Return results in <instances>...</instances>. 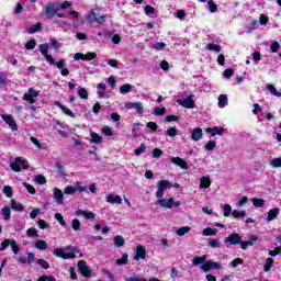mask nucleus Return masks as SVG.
<instances>
[{
  "label": "nucleus",
  "mask_w": 281,
  "mask_h": 281,
  "mask_svg": "<svg viewBox=\"0 0 281 281\" xmlns=\"http://www.w3.org/2000/svg\"><path fill=\"white\" fill-rule=\"evenodd\" d=\"M25 49L32 50L36 47V40L31 38L29 42L25 43Z\"/></svg>",
  "instance_id": "58836bf2"
},
{
  "label": "nucleus",
  "mask_w": 281,
  "mask_h": 281,
  "mask_svg": "<svg viewBox=\"0 0 281 281\" xmlns=\"http://www.w3.org/2000/svg\"><path fill=\"white\" fill-rule=\"evenodd\" d=\"M102 273L108 277L109 281H115V274L111 273V271L103 269Z\"/></svg>",
  "instance_id": "680f3d73"
},
{
  "label": "nucleus",
  "mask_w": 281,
  "mask_h": 281,
  "mask_svg": "<svg viewBox=\"0 0 281 281\" xmlns=\"http://www.w3.org/2000/svg\"><path fill=\"white\" fill-rule=\"evenodd\" d=\"M218 106L220 109H225V106H227V94L218 95Z\"/></svg>",
  "instance_id": "bb28decb"
},
{
  "label": "nucleus",
  "mask_w": 281,
  "mask_h": 281,
  "mask_svg": "<svg viewBox=\"0 0 281 281\" xmlns=\"http://www.w3.org/2000/svg\"><path fill=\"white\" fill-rule=\"evenodd\" d=\"M81 225L82 224L80 223V220H78V218L72 220L71 227H72L74 232H79Z\"/></svg>",
  "instance_id": "ea45409f"
},
{
  "label": "nucleus",
  "mask_w": 281,
  "mask_h": 281,
  "mask_svg": "<svg viewBox=\"0 0 281 281\" xmlns=\"http://www.w3.org/2000/svg\"><path fill=\"white\" fill-rule=\"evenodd\" d=\"M207 260V255H203L201 257H194L192 259V265L194 266H199L202 265L200 267V269L202 271H204V273H207V271H210L211 269H215L218 271V269H221V263L216 262V261H206Z\"/></svg>",
  "instance_id": "f257e3e1"
},
{
  "label": "nucleus",
  "mask_w": 281,
  "mask_h": 281,
  "mask_svg": "<svg viewBox=\"0 0 281 281\" xmlns=\"http://www.w3.org/2000/svg\"><path fill=\"white\" fill-rule=\"evenodd\" d=\"M66 249H71L72 252L65 254V249L55 248L53 254L54 256H56L57 258H61L63 260H72L74 258H76V254L80 251L78 247H74V248L67 247Z\"/></svg>",
  "instance_id": "7ed1b4c3"
},
{
  "label": "nucleus",
  "mask_w": 281,
  "mask_h": 281,
  "mask_svg": "<svg viewBox=\"0 0 281 281\" xmlns=\"http://www.w3.org/2000/svg\"><path fill=\"white\" fill-rule=\"evenodd\" d=\"M35 181L38 183V186H45V183H47V178H45L43 175H37L35 177Z\"/></svg>",
  "instance_id": "a19ab883"
},
{
  "label": "nucleus",
  "mask_w": 281,
  "mask_h": 281,
  "mask_svg": "<svg viewBox=\"0 0 281 281\" xmlns=\"http://www.w3.org/2000/svg\"><path fill=\"white\" fill-rule=\"evenodd\" d=\"M40 52L45 57L46 61L50 65H56L57 69H63V67H65V59L56 61V59L49 55V46L47 44H41Z\"/></svg>",
  "instance_id": "f03ea898"
},
{
  "label": "nucleus",
  "mask_w": 281,
  "mask_h": 281,
  "mask_svg": "<svg viewBox=\"0 0 281 281\" xmlns=\"http://www.w3.org/2000/svg\"><path fill=\"white\" fill-rule=\"evenodd\" d=\"M76 192H78V189L71 186H68L64 189V194H76Z\"/></svg>",
  "instance_id": "5fc2aeb1"
},
{
  "label": "nucleus",
  "mask_w": 281,
  "mask_h": 281,
  "mask_svg": "<svg viewBox=\"0 0 281 281\" xmlns=\"http://www.w3.org/2000/svg\"><path fill=\"white\" fill-rule=\"evenodd\" d=\"M11 214H12V210H10V206L2 207V216H3L4 221H10Z\"/></svg>",
  "instance_id": "72a5a7b5"
},
{
  "label": "nucleus",
  "mask_w": 281,
  "mask_h": 281,
  "mask_svg": "<svg viewBox=\"0 0 281 281\" xmlns=\"http://www.w3.org/2000/svg\"><path fill=\"white\" fill-rule=\"evenodd\" d=\"M37 265H40L42 269H49V262H47V260L45 259H38Z\"/></svg>",
  "instance_id": "0e129e2a"
},
{
  "label": "nucleus",
  "mask_w": 281,
  "mask_h": 281,
  "mask_svg": "<svg viewBox=\"0 0 281 281\" xmlns=\"http://www.w3.org/2000/svg\"><path fill=\"white\" fill-rule=\"evenodd\" d=\"M3 192L5 193V196H8V199H12L13 196L12 187L5 186L3 188Z\"/></svg>",
  "instance_id": "bf43d9fd"
},
{
  "label": "nucleus",
  "mask_w": 281,
  "mask_h": 281,
  "mask_svg": "<svg viewBox=\"0 0 281 281\" xmlns=\"http://www.w3.org/2000/svg\"><path fill=\"white\" fill-rule=\"evenodd\" d=\"M26 235L33 238H38V231L34 227H31L26 231Z\"/></svg>",
  "instance_id": "c03bdc74"
},
{
  "label": "nucleus",
  "mask_w": 281,
  "mask_h": 281,
  "mask_svg": "<svg viewBox=\"0 0 281 281\" xmlns=\"http://www.w3.org/2000/svg\"><path fill=\"white\" fill-rule=\"evenodd\" d=\"M24 188H26L29 194H36V188H34V186L27 183V182H23Z\"/></svg>",
  "instance_id": "8fccbe9b"
},
{
  "label": "nucleus",
  "mask_w": 281,
  "mask_h": 281,
  "mask_svg": "<svg viewBox=\"0 0 281 281\" xmlns=\"http://www.w3.org/2000/svg\"><path fill=\"white\" fill-rule=\"evenodd\" d=\"M206 49L209 50V52H221V46L220 45H216V44H212V43H209L207 45H206Z\"/></svg>",
  "instance_id": "37998d69"
},
{
  "label": "nucleus",
  "mask_w": 281,
  "mask_h": 281,
  "mask_svg": "<svg viewBox=\"0 0 281 281\" xmlns=\"http://www.w3.org/2000/svg\"><path fill=\"white\" fill-rule=\"evenodd\" d=\"M218 234V229L212 228V227H206L203 229V236H216Z\"/></svg>",
  "instance_id": "c85d7f7f"
},
{
  "label": "nucleus",
  "mask_w": 281,
  "mask_h": 281,
  "mask_svg": "<svg viewBox=\"0 0 281 281\" xmlns=\"http://www.w3.org/2000/svg\"><path fill=\"white\" fill-rule=\"evenodd\" d=\"M108 203H116L117 205H122V198L120 195L113 196V194L106 195Z\"/></svg>",
  "instance_id": "5701e85b"
},
{
  "label": "nucleus",
  "mask_w": 281,
  "mask_h": 281,
  "mask_svg": "<svg viewBox=\"0 0 281 281\" xmlns=\"http://www.w3.org/2000/svg\"><path fill=\"white\" fill-rule=\"evenodd\" d=\"M124 237L122 235H117L114 237V246L115 247H124Z\"/></svg>",
  "instance_id": "473e14b6"
},
{
  "label": "nucleus",
  "mask_w": 281,
  "mask_h": 281,
  "mask_svg": "<svg viewBox=\"0 0 281 281\" xmlns=\"http://www.w3.org/2000/svg\"><path fill=\"white\" fill-rule=\"evenodd\" d=\"M243 237L238 233H232L225 238V245H240Z\"/></svg>",
  "instance_id": "9d476101"
},
{
  "label": "nucleus",
  "mask_w": 281,
  "mask_h": 281,
  "mask_svg": "<svg viewBox=\"0 0 281 281\" xmlns=\"http://www.w3.org/2000/svg\"><path fill=\"white\" fill-rule=\"evenodd\" d=\"M194 95H190L186 100H179L178 103L180 106H183L184 109H194L196 106V103H194V100L192 99Z\"/></svg>",
  "instance_id": "4468645a"
},
{
  "label": "nucleus",
  "mask_w": 281,
  "mask_h": 281,
  "mask_svg": "<svg viewBox=\"0 0 281 281\" xmlns=\"http://www.w3.org/2000/svg\"><path fill=\"white\" fill-rule=\"evenodd\" d=\"M166 135H168V137H177V135H178L177 127H169L166 131Z\"/></svg>",
  "instance_id": "09e8293b"
},
{
  "label": "nucleus",
  "mask_w": 281,
  "mask_h": 281,
  "mask_svg": "<svg viewBox=\"0 0 281 281\" xmlns=\"http://www.w3.org/2000/svg\"><path fill=\"white\" fill-rule=\"evenodd\" d=\"M154 115H159V116L166 115V108H159V106L155 108Z\"/></svg>",
  "instance_id": "13d9d810"
},
{
  "label": "nucleus",
  "mask_w": 281,
  "mask_h": 281,
  "mask_svg": "<svg viewBox=\"0 0 281 281\" xmlns=\"http://www.w3.org/2000/svg\"><path fill=\"white\" fill-rule=\"evenodd\" d=\"M1 119L8 124L11 131H19V125L16 124V121H14L12 114H1Z\"/></svg>",
  "instance_id": "1a4fd4ad"
},
{
  "label": "nucleus",
  "mask_w": 281,
  "mask_h": 281,
  "mask_svg": "<svg viewBox=\"0 0 281 281\" xmlns=\"http://www.w3.org/2000/svg\"><path fill=\"white\" fill-rule=\"evenodd\" d=\"M43 31V24L41 22H37L36 24L31 25L29 29H26L27 34H36V32Z\"/></svg>",
  "instance_id": "412c9836"
},
{
  "label": "nucleus",
  "mask_w": 281,
  "mask_h": 281,
  "mask_svg": "<svg viewBox=\"0 0 281 281\" xmlns=\"http://www.w3.org/2000/svg\"><path fill=\"white\" fill-rule=\"evenodd\" d=\"M206 133H210L212 137H216V135H223L225 128L223 126L207 127Z\"/></svg>",
  "instance_id": "f3484780"
},
{
  "label": "nucleus",
  "mask_w": 281,
  "mask_h": 281,
  "mask_svg": "<svg viewBox=\"0 0 281 281\" xmlns=\"http://www.w3.org/2000/svg\"><path fill=\"white\" fill-rule=\"evenodd\" d=\"M270 166H272V168H281V158H273L270 161Z\"/></svg>",
  "instance_id": "4d7b16f0"
},
{
  "label": "nucleus",
  "mask_w": 281,
  "mask_h": 281,
  "mask_svg": "<svg viewBox=\"0 0 281 281\" xmlns=\"http://www.w3.org/2000/svg\"><path fill=\"white\" fill-rule=\"evenodd\" d=\"M9 245H12V239H4V240L1 243L0 251H5V248H7Z\"/></svg>",
  "instance_id": "e2e57ef3"
},
{
  "label": "nucleus",
  "mask_w": 281,
  "mask_h": 281,
  "mask_svg": "<svg viewBox=\"0 0 281 281\" xmlns=\"http://www.w3.org/2000/svg\"><path fill=\"white\" fill-rule=\"evenodd\" d=\"M87 21H89V23L102 24L104 23V21H106V15H100L95 13V10H91L90 13L88 14Z\"/></svg>",
  "instance_id": "0eeeda50"
},
{
  "label": "nucleus",
  "mask_w": 281,
  "mask_h": 281,
  "mask_svg": "<svg viewBox=\"0 0 281 281\" xmlns=\"http://www.w3.org/2000/svg\"><path fill=\"white\" fill-rule=\"evenodd\" d=\"M143 153H146V144L142 143L139 145V147H137L135 150H134V155H136V157H139V155H142Z\"/></svg>",
  "instance_id": "e433bc0d"
},
{
  "label": "nucleus",
  "mask_w": 281,
  "mask_h": 281,
  "mask_svg": "<svg viewBox=\"0 0 281 281\" xmlns=\"http://www.w3.org/2000/svg\"><path fill=\"white\" fill-rule=\"evenodd\" d=\"M209 245L213 249H221V241L218 239H210Z\"/></svg>",
  "instance_id": "3c124183"
},
{
  "label": "nucleus",
  "mask_w": 281,
  "mask_h": 281,
  "mask_svg": "<svg viewBox=\"0 0 281 281\" xmlns=\"http://www.w3.org/2000/svg\"><path fill=\"white\" fill-rule=\"evenodd\" d=\"M10 168L13 170V172H21V168L22 170H29L30 161L23 159L22 157H16L14 161L10 165Z\"/></svg>",
  "instance_id": "20e7f679"
},
{
  "label": "nucleus",
  "mask_w": 281,
  "mask_h": 281,
  "mask_svg": "<svg viewBox=\"0 0 281 281\" xmlns=\"http://www.w3.org/2000/svg\"><path fill=\"white\" fill-rule=\"evenodd\" d=\"M214 148H216V142H214V140H209L204 145V150H214Z\"/></svg>",
  "instance_id": "603ef678"
},
{
  "label": "nucleus",
  "mask_w": 281,
  "mask_h": 281,
  "mask_svg": "<svg viewBox=\"0 0 281 281\" xmlns=\"http://www.w3.org/2000/svg\"><path fill=\"white\" fill-rule=\"evenodd\" d=\"M54 199L57 201V203H59L60 205H63L64 201H65V194L63 193V191L58 188H54Z\"/></svg>",
  "instance_id": "aec40b11"
},
{
  "label": "nucleus",
  "mask_w": 281,
  "mask_h": 281,
  "mask_svg": "<svg viewBox=\"0 0 281 281\" xmlns=\"http://www.w3.org/2000/svg\"><path fill=\"white\" fill-rule=\"evenodd\" d=\"M267 89H268V91H270V93L272 95H276V98H281V92L278 91V89H276V87L273 85H271V83L267 85Z\"/></svg>",
  "instance_id": "c756f323"
},
{
  "label": "nucleus",
  "mask_w": 281,
  "mask_h": 281,
  "mask_svg": "<svg viewBox=\"0 0 281 281\" xmlns=\"http://www.w3.org/2000/svg\"><path fill=\"white\" fill-rule=\"evenodd\" d=\"M11 210H14L15 212H23L25 206L20 202H16V200H11Z\"/></svg>",
  "instance_id": "393cba45"
},
{
  "label": "nucleus",
  "mask_w": 281,
  "mask_h": 281,
  "mask_svg": "<svg viewBox=\"0 0 281 281\" xmlns=\"http://www.w3.org/2000/svg\"><path fill=\"white\" fill-rule=\"evenodd\" d=\"M274 262H276V261L273 260V258H271V257L267 258L266 265L263 266V270H265L266 272L271 271V267H273Z\"/></svg>",
  "instance_id": "7c9ffc66"
},
{
  "label": "nucleus",
  "mask_w": 281,
  "mask_h": 281,
  "mask_svg": "<svg viewBox=\"0 0 281 281\" xmlns=\"http://www.w3.org/2000/svg\"><path fill=\"white\" fill-rule=\"evenodd\" d=\"M125 109H135L136 113H138V115H142V113H144V105H142V102H127L125 104Z\"/></svg>",
  "instance_id": "ddd939ff"
},
{
  "label": "nucleus",
  "mask_w": 281,
  "mask_h": 281,
  "mask_svg": "<svg viewBox=\"0 0 281 281\" xmlns=\"http://www.w3.org/2000/svg\"><path fill=\"white\" fill-rule=\"evenodd\" d=\"M98 58V54L93 52H89L86 55L82 53H76L74 56L75 60H95Z\"/></svg>",
  "instance_id": "9b49d317"
},
{
  "label": "nucleus",
  "mask_w": 281,
  "mask_h": 281,
  "mask_svg": "<svg viewBox=\"0 0 281 281\" xmlns=\"http://www.w3.org/2000/svg\"><path fill=\"white\" fill-rule=\"evenodd\" d=\"M156 205H159L160 207H166L167 210H172V205H175V198H158V200L156 201Z\"/></svg>",
  "instance_id": "f8f14e48"
},
{
  "label": "nucleus",
  "mask_w": 281,
  "mask_h": 281,
  "mask_svg": "<svg viewBox=\"0 0 281 281\" xmlns=\"http://www.w3.org/2000/svg\"><path fill=\"white\" fill-rule=\"evenodd\" d=\"M101 131L106 137H113V130L109 125L103 126Z\"/></svg>",
  "instance_id": "4c0bfd02"
},
{
  "label": "nucleus",
  "mask_w": 281,
  "mask_h": 281,
  "mask_svg": "<svg viewBox=\"0 0 281 281\" xmlns=\"http://www.w3.org/2000/svg\"><path fill=\"white\" fill-rule=\"evenodd\" d=\"M203 137V130L201 127L194 128L192 134H191V139L193 142H199Z\"/></svg>",
  "instance_id": "4be33fe9"
},
{
  "label": "nucleus",
  "mask_w": 281,
  "mask_h": 281,
  "mask_svg": "<svg viewBox=\"0 0 281 281\" xmlns=\"http://www.w3.org/2000/svg\"><path fill=\"white\" fill-rule=\"evenodd\" d=\"M55 218L58 221V223L61 225V227H66L67 222H65V217H63V214L55 213Z\"/></svg>",
  "instance_id": "49530a36"
},
{
  "label": "nucleus",
  "mask_w": 281,
  "mask_h": 281,
  "mask_svg": "<svg viewBox=\"0 0 281 281\" xmlns=\"http://www.w3.org/2000/svg\"><path fill=\"white\" fill-rule=\"evenodd\" d=\"M78 95H79V98H81V100H88L89 99V92H87V89H85V88L79 89Z\"/></svg>",
  "instance_id": "79ce46f5"
},
{
  "label": "nucleus",
  "mask_w": 281,
  "mask_h": 281,
  "mask_svg": "<svg viewBox=\"0 0 281 281\" xmlns=\"http://www.w3.org/2000/svg\"><path fill=\"white\" fill-rule=\"evenodd\" d=\"M210 186H212V180H210L209 177H202L200 179V188H202L203 190H207Z\"/></svg>",
  "instance_id": "b1692460"
},
{
  "label": "nucleus",
  "mask_w": 281,
  "mask_h": 281,
  "mask_svg": "<svg viewBox=\"0 0 281 281\" xmlns=\"http://www.w3.org/2000/svg\"><path fill=\"white\" fill-rule=\"evenodd\" d=\"M133 91V86L131 83H125L120 87V93H131Z\"/></svg>",
  "instance_id": "2f4dec72"
},
{
  "label": "nucleus",
  "mask_w": 281,
  "mask_h": 281,
  "mask_svg": "<svg viewBox=\"0 0 281 281\" xmlns=\"http://www.w3.org/2000/svg\"><path fill=\"white\" fill-rule=\"evenodd\" d=\"M279 214H280V209L279 207L270 209L269 212H268V216H267L266 221L268 223H271V221H276V218H278Z\"/></svg>",
  "instance_id": "a211bd4d"
},
{
  "label": "nucleus",
  "mask_w": 281,
  "mask_h": 281,
  "mask_svg": "<svg viewBox=\"0 0 281 281\" xmlns=\"http://www.w3.org/2000/svg\"><path fill=\"white\" fill-rule=\"evenodd\" d=\"M125 281H148V280L139 277H130V278H126Z\"/></svg>",
  "instance_id": "774afa93"
},
{
  "label": "nucleus",
  "mask_w": 281,
  "mask_h": 281,
  "mask_svg": "<svg viewBox=\"0 0 281 281\" xmlns=\"http://www.w3.org/2000/svg\"><path fill=\"white\" fill-rule=\"evenodd\" d=\"M162 155H164V150L159 148H154L151 151V156L154 159H159V157H161Z\"/></svg>",
  "instance_id": "de8ad7c7"
},
{
  "label": "nucleus",
  "mask_w": 281,
  "mask_h": 281,
  "mask_svg": "<svg viewBox=\"0 0 281 281\" xmlns=\"http://www.w3.org/2000/svg\"><path fill=\"white\" fill-rule=\"evenodd\" d=\"M37 281H56V277L44 274V276L40 277Z\"/></svg>",
  "instance_id": "69168bd1"
},
{
  "label": "nucleus",
  "mask_w": 281,
  "mask_h": 281,
  "mask_svg": "<svg viewBox=\"0 0 281 281\" xmlns=\"http://www.w3.org/2000/svg\"><path fill=\"white\" fill-rule=\"evenodd\" d=\"M209 9H210V12H212V14H214V12H216L218 10V5H216V3H214V0H209Z\"/></svg>",
  "instance_id": "6e6d98bb"
},
{
  "label": "nucleus",
  "mask_w": 281,
  "mask_h": 281,
  "mask_svg": "<svg viewBox=\"0 0 281 281\" xmlns=\"http://www.w3.org/2000/svg\"><path fill=\"white\" fill-rule=\"evenodd\" d=\"M128 262V255L124 254L121 259L116 260V265L122 266Z\"/></svg>",
  "instance_id": "052dcab7"
},
{
  "label": "nucleus",
  "mask_w": 281,
  "mask_h": 281,
  "mask_svg": "<svg viewBox=\"0 0 281 281\" xmlns=\"http://www.w3.org/2000/svg\"><path fill=\"white\" fill-rule=\"evenodd\" d=\"M55 106L60 109L63 113H65V115H68L69 117H76V114L72 111H70L69 108L63 105L60 101H55Z\"/></svg>",
  "instance_id": "6ab92c4d"
},
{
  "label": "nucleus",
  "mask_w": 281,
  "mask_h": 281,
  "mask_svg": "<svg viewBox=\"0 0 281 281\" xmlns=\"http://www.w3.org/2000/svg\"><path fill=\"white\" fill-rule=\"evenodd\" d=\"M190 226H182L176 231L177 236H186L190 232Z\"/></svg>",
  "instance_id": "c9c22d12"
},
{
  "label": "nucleus",
  "mask_w": 281,
  "mask_h": 281,
  "mask_svg": "<svg viewBox=\"0 0 281 281\" xmlns=\"http://www.w3.org/2000/svg\"><path fill=\"white\" fill-rule=\"evenodd\" d=\"M171 164H175V166H179V168H182V170H188L190 168L188 162L181 157H172Z\"/></svg>",
  "instance_id": "2eb2a0df"
},
{
  "label": "nucleus",
  "mask_w": 281,
  "mask_h": 281,
  "mask_svg": "<svg viewBox=\"0 0 281 281\" xmlns=\"http://www.w3.org/2000/svg\"><path fill=\"white\" fill-rule=\"evenodd\" d=\"M22 100H24V102H29V104H36V100L34 99V97H31L27 93L23 94Z\"/></svg>",
  "instance_id": "a18cd8bd"
},
{
  "label": "nucleus",
  "mask_w": 281,
  "mask_h": 281,
  "mask_svg": "<svg viewBox=\"0 0 281 281\" xmlns=\"http://www.w3.org/2000/svg\"><path fill=\"white\" fill-rule=\"evenodd\" d=\"M233 216H234V218H243V216H247V212L234 210Z\"/></svg>",
  "instance_id": "864d4df0"
},
{
  "label": "nucleus",
  "mask_w": 281,
  "mask_h": 281,
  "mask_svg": "<svg viewBox=\"0 0 281 281\" xmlns=\"http://www.w3.org/2000/svg\"><path fill=\"white\" fill-rule=\"evenodd\" d=\"M251 202H252V205L255 207H265V200L263 199L252 198Z\"/></svg>",
  "instance_id": "f704fd0d"
},
{
  "label": "nucleus",
  "mask_w": 281,
  "mask_h": 281,
  "mask_svg": "<svg viewBox=\"0 0 281 281\" xmlns=\"http://www.w3.org/2000/svg\"><path fill=\"white\" fill-rule=\"evenodd\" d=\"M77 267L82 278H87V279L91 278V270L89 269V267H87V261L79 260L77 263Z\"/></svg>",
  "instance_id": "6e6552de"
},
{
  "label": "nucleus",
  "mask_w": 281,
  "mask_h": 281,
  "mask_svg": "<svg viewBox=\"0 0 281 281\" xmlns=\"http://www.w3.org/2000/svg\"><path fill=\"white\" fill-rule=\"evenodd\" d=\"M57 10H58V2H48L44 8V14L46 19L52 21V19L56 16Z\"/></svg>",
  "instance_id": "39448f33"
},
{
  "label": "nucleus",
  "mask_w": 281,
  "mask_h": 281,
  "mask_svg": "<svg viewBox=\"0 0 281 281\" xmlns=\"http://www.w3.org/2000/svg\"><path fill=\"white\" fill-rule=\"evenodd\" d=\"M35 249H40V251H45L47 249V241L40 239L35 243Z\"/></svg>",
  "instance_id": "cd10ccee"
},
{
  "label": "nucleus",
  "mask_w": 281,
  "mask_h": 281,
  "mask_svg": "<svg viewBox=\"0 0 281 281\" xmlns=\"http://www.w3.org/2000/svg\"><path fill=\"white\" fill-rule=\"evenodd\" d=\"M168 188H172V182H170V180L158 181V189L156 191V198L162 199L164 193L166 192V190H168Z\"/></svg>",
  "instance_id": "423d86ee"
},
{
  "label": "nucleus",
  "mask_w": 281,
  "mask_h": 281,
  "mask_svg": "<svg viewBox=\"0 0 281 281\" xmlns=\"http://www.w3.org/2000/svg\"><path fill=\"white\" fill-rule=\"evenodd\" d=\"M134 260H146V248H144V246L136 247Z\"/></svg>",
  "instance_id": "dca6fc26"
},
{
  "label": "nucleus",
  "mask_w": 281,
  "mask_h": 281,
  "mask_svg": "<svg viewBox=\"0 0 281 281\" xmlns=\"http://www.w3.org/2000/svg\"><path fill=\"white\" fill-rule=\"evenodd\" d=\"M90 142L91 144H102V136H100L98 133L92 132L90 133Z\"/></svg>",
  "instance_id": "a878e982"
},
{
  "label": "nucleus",
  "mask_w": 281,
  "mask_h": 281,
  "mask_svg": "<svg viewBox=\"0 0 281 281\" xmlns=\"http://www.w3.org/2000/svg\"><path fill=\"white\" fill-rule=\"evenodd\" d=\"M153 49H166V43L164 42H158V43H155L153 46Z\"/></svg>",
  "instance_id": "338daca9"
}]
</instances>
